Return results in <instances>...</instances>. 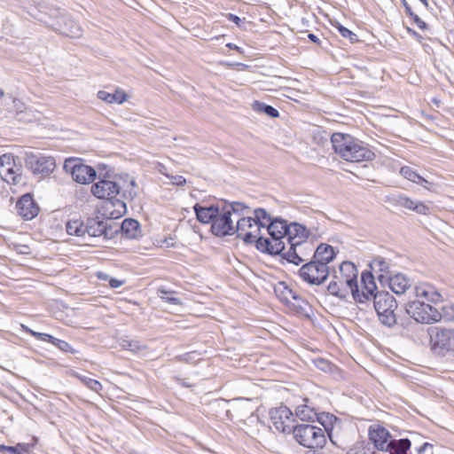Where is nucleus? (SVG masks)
<instances>
[{
    "mask_svg": "<svg viewBox=\"0 0 454 454\" xmlns=\"http://www.w3.org/2000/svg\"><path fill=\"white\" fill-rule=\"evenodd\" d=\"M308 37L313 43H319L318 37L316 35H314V34H309Z\"/></svg>",
    "mask_w": 454,
    "mask_h": 454,
    "instance_id": "58",
    "label": "nucleus"
},
{
    "mask_svg": "<svg viewBox=\"0 0 454 454\" xmlns=\"http://www.w3.org/2000/svg\"><path fill=\"white\" fill-rule=\"evenodd\" d=\"M158 296L166 301L168 303L178 305L181 304V301L178 298L174 297L172 294H175L174 291L166 290L163 287H160L157 290Z\"/></svg>",
    "mask_w": 454,
    "mask_h": 454,
    "instance_id": "38",
    "label": "nucleus"
},
{
    "mask_svg": "<svg viewBox=\"0 0 454 454\" xmlns=\"http://www.w3.org/2000/svg\"><path fill=\"white\" fill-rule=\"evenodd\" d=\"M386 281L388 282L390 289L398 295L406 294L412 285L411 279L402 273L389 276Z\"/></svg>",
    "mask_w": 454,
    "mask_h": 454,
    "instance_id": "20",
    "label": "nucleus"
},
{
    "mask_svg": "<svg viewBox=\"0 0 454 454\" xmlns=\"http://www.w3.org/2000/svg\"><path fill=\"white\" fill-rule=\"evenodd\" d=\"M60 30L63 35L72 38H79L82 35V27L72 19H65Z\"/></svg>",
    "mask_w": 454,
    "mask_h": 454,
    "instance_id": "27",
    "label": "nucleus"
},
{
    "mask_svg": "<svg viewBox=\"0 0 454 454\" xmlns=\"http://www.w3.org/2000/svg\"><path fill=\"white\" fill-rule=\"evenodd\" d=\"M292 300L297 301V306L300 308H301L302 304L304 303V301L295 291L294 292V294L291 296V301Z\"/></svg>",
    "mask_w": 454,
    "mask_h": 454,
    "instance_id": "53",
    "label": "nucleus"
},
{
    "mask_svg": "<svg viewBox=\"0 0 454 454\" xmlns=\"http://www.w3.org/2000/svg\"><path fill=\"white\" fill-rule=\"evenodd\" d=\"M331 143L335 153L347 161H370L375 157L367 145L349 134L333 133Z\"/></svg>",
    "mask_w": 454,
    "mask_h": 454,
    "instance_id": "2",
    "label": "nucleus"
},
{
    "mask_svg": "<svg viewBox=\"0 0 454 454\" xmlns=\"http://www.w3.org/2000/svg\"><path fill=\"white\" fill-rule=\"evenodd\" d=\"M287 227L286 222L276 218L270 221L266 229L273 241L279 242L280 245H286Z\"/></svg>",
    "mask_w": 454,
    "mask_h": 454,
    "instance_id": "18",
    "label": "nucleus"
},
{
    "mask_svg": "<svg viewBox=\"0 0 454 454\" xmlns=\"http://www.w3.org/2000/svg\"><path fill=\"white\" fill-rule=\"evenodd\" d=\"M416 299L406 303V313L416 322L432 324L442 318V314L428 302L438 303L442 301V294L434 286L422 284L414 288Z\"/></svg>",
    "mask_w": 454,
    "mask_h": 454,
    "instance_id": "1",
    "label": "nucleus"
},
{
    "mask_svg": "<svg viewBox=\"0 0 454 454\" xmlns=\"http://www.w3.org/2000/svg\"><path fill=\"white\" fill-rule=\"evenodd\" d=\"M218 206L219 205L203 206L196 203L193 209L197 219L202 223H211L212 225L215 215L218 214Z\"/></svg>",
    "mask_w": 454,
    "mask_h": 454,
    "instance_id": "22",
    "label": "nucleus"
},
{
    "mask_svg": "<svg viewBox=\"0 0 454 454\" xmlns=\"http://www.w3.org/2000/svg\"><path fill=\"white\" fill-rule=\"evenodd\" d=\"M226 46L230 49H233V50H236V51H239V47L237 46L236 44L232 43H229L226 44Z\"/></svg>",
    "mask_w": 454,
    "mask_h": 454,
    "instance_id": "60",
    "label": "nucleus"
},
{
    "mask_svg": "<svg viewBox=\"0 0 454 454\" xmlns=\"http://www.w3.org/2000/svg\"><path fill=\"white\" fill-rule=\"evenodd\" d=\"M85 226V233H88V235L92 238L103 237L104 239H109L118 232V225H113L110 219H104L98 216L89 218Z\"/></svg>",
    "mask_w": 454,
    "mask_h": 454,
    "instance_id": "9",
    "label": "nucleus"
},
{
    "mask_svg": "<svg viewBox=\"0 0 454 454\" xmlns=\"http://www.w3.org/2000/svg\"><path fill=\"white\" fill-rule=\"evenodd\" d=\"M173 184L177 185H183L184 184H185V179L181 176H175Z\"/></svg>",
    "mask_w": 454,
    "mask_h": 454,
    "instance_id": "55",
    "label": "nucleus"
},
{
    "mask_svg": "<svg viewBox=\"0 0 454 454\" xmlns=\"http://www.w3.org/2000/svg\"><path fill=\"white\" fill-rule=\"evenodd\" d=\"M253 109L255 112L263 113L271 118H277L279 115V113L276 108L260 101H254L253 103Z\"/></svg>",
    "mask_w": 454,
    "mask_h": 454,
    "instance_id": "34",
    "label": "nucleus"
},
{
    "mask_svg": "<svg viewBox=\"0 0 454 454\" xmlns=\"http://www.w3.org/2000/svg\"><path fill=\"white\" fill-rule=\"evenodd\" d=\"M245 209H248V207L238 201L224 202L222 207L218 206V214L211 225L212 233L218 237L234 235V220L237 221Z\"/></svg>",
    "mask_w": 454,
    "mask_h": 454,
    "instance_id": "4",
    "label": "nucleus"
},
{
    "mask_svg": "<svg viewBox=\"0 0 454 454\" xmlns=\"http://www.w3.org/2000/svg\"><path fill=\"white\" fill-rule=\"evenodd\" d=\"M390 263L385 258L378 256L370 262L371 272L375 274L380 282H384L390 276Z\"/></svg>",
    "mask_w": 454,
    "mask_h": 454,
    "instance_id": "24",
    "label": "nucleus"
},
{
    "mask_svg": "<svg viewBox=\"0 0 454 454\" xmlns=\"http://www.w3.org/2000/svg\"><path fill=\"white\" fill-rule=\"evenodd\" d=\"M370 449L364 442H356L346 454H369Z\"/></svg>",
    "mask_w": 454,
    "mask_h": 454,
    "instance_id": "41",
    "label": "nucleus"
},
{
    "mask_svg": "<svg viewBox=\"0 0 454 454\" xmlns=\"http://www.w3.org/2000/svg\"><path fill=\"white\" fill-rule=\"evenodd\" d=\"M23 159L26 167L36 176H49L56 167L55 159L51 156H40L32 152H26Z\"/></svg>",
    "mask_w": 454,
    "mask_h": 454,
    "instance_id": "8",
    "label": "nucleus"
},
{
    "mask_svg": "<svg viewBox=\"0 0 454 454\" xmlns=\"http://www.w3.org/2000/svg\"><path fill=\"white\" fill-rule=\"evenodd\" d=\"M271 419L273 420V424H274L276 429H278L283 433H286V432L289 433L292 431L293 427H291L289 426H286L285 420L278 419V418L276 415L271 414Z\"/></svg>",
    "mask_w": 454,
    "mask_h": 454,
    "instance_id": "44",
    "label": "nucleus"
},
{
    "mask_svg": "<svg viewBox=\"0 0 454 454\" xmlns=\"http://www.w3.org/2000/svg\"><path fill=\"white\" fill-rule=\"evenodd\" d=\"M197 356L196 352H192V353H187L185 355H184L180 360L182 361H184V362H191L192 360H193L194 356Z\"/></svg>",
    "mask_w": 454,
    "mask_h": 454,
    "instance_id": "54",
    "label": "nucleus"
},
{
    "mask_svg": "<svg viewBox=\"0 0 454 454\" xmlns=\"http://www.w3.org/2000/svg\"><path fill=\"white\" fill-rule=\"evenodd\" d=\"M430 338L434 352L454 356V329L434 328L430 333Z\"/></svg>",
    "mask_w": 454,
    "mask_h": 454,
    "instance_id": "6",
    "label": "nucleus"
},
{
    "mask_svg": "<svg viewBox=\"0 0 454 454\" xmlns=\"http://www.w3.org/2000/svg\"><path fill=\"white\" fill-rule=\"evenodd\" d=\"M328 266L324 263L312 260L300 269L301 278L312 285H320L325 282L328 277Z\"/></svg>",
    "mask_w": 454,
    "mask_h": 454,
    "instance_id": "10",
    "label": "nucleus"
},
{
    "mask_svg": "<svg viewBox=\"0 0 454 454\" xmlns=\"http://www.w3.org/2000/svg\"><path fill=\"white\" fill-rule=\"evenodd\" d=\"M335 257V252L332 246L328 244H320L313 254V260L318 262L319 263H324L325 266H327L329 262H331Z\"/></svg>",
    "mask_w": 454,
    "mask_h": 454,
    "instance_id": "25",
    "label": "nucleus"
},
{
    "mask_svg": "<svg viewBox=\"0 0 454 454\" xmlns=\"http://www.w3.org/2000/svg\"><path fill=\"white\" fill-rule=\"evenodd\" d=\"M446 320L454 321V307L445 306L442 308V316Z\"/></svg>",
    "mask_w": 454,
    "mask_h": 454,
    "instance_id": "49",
    "label": "nucleus"
},
{
    "mask_svg": "<svg viewBox=\"0 0 454 454\" xmlns=\"http://www.w3.org/2000/svg\"><path fill=\"white\" fill-rule=\"evenodd\" d=\"M51 344L54 345L55 347H57L61 351L71 352V353L74 352V350H73L72 347L69 345V343L63 340H59V339H57L54 337Z\"/></svg>",
    "mask_w": 454,
    "mask_h": 454,
    "instance_id": "45",
    "label": "nucleus"
},
{
    "mask_svg": "<svg viewBox=\"0 0 454 454\" xmlns=\"http://www.w3.org/2000/svg\"><path fill=\"white\" fill-rule=\"evenodd\" d=\"M66 229L69 235L83 236L86 226L79 220H72L67 223Z\"/></svg>",
    "mask_w": 454,
    "mask_h": 454,
    "instance_id": "33",
    "label": "nucleus"
},
{
    "mask_svg": "<svg viewBox=\"0 0 454 454\" xmlns=\"http://www.w3.org/2000/svg\"><path fill=\"white\" fill-rule=\"evenodd\" d=\"M427 448H432V445L427 443V442H426V443H424V445L419 450V452L426 451Z\"/></svg>",
    "mask_w": 454,
    "mask_h": 454,
    "instance_id": "61",
    "label": "nucleus"
},
{
    "mask_svg": "<svg viewBox=\"0 0 454 454\" xmlns=\"http://www.w3.org/2000/svg\"><path fill=\"white\" fill-rule=\"evenodd\" d=\"M348 287L345 286V284L340 281L338 283L337 281H331L327 286L328 292L340 298H344L348 294Z\"/></svg>",
    "mask_w": 454,
    "mask_h": 454,
    "instance_id": "35",
    "label": "nucleus"
},
{
    "mask_svg": "<svg viewBox=\"0 0 454 454\" xmlns=\"http://www.w3.org/2000/svg\"><path fill=\"white\" fill-rule=\"evenodd\" d=\"M120 228L121 233L128 239H136L138 237L139 223L135 219H124Z\"/></svg>",
    "mask_w": 454,
    "mask_h": 454,
    "instance_id": "29",
    "label": "nucleus"
},
{
    "mask_svg": "<svg viewBox=\"0 0 454 454\" xmlns=\"http://www.w3.org/2000/svg\"><path fill=\"white\" fill-rule=\"evenodd\" d=\"M98 278L100 279H104V280H106L108 276L106 274H104L102 272H99L98 275Z\"/></svg>",
    "mask_w": 454,
    "mask_h": 454,
    "instance_id": "62",
    "label": "nucleus"
},
{
    "mask_svg": "<svg viewBox=\"0 0 454 454\" xmlns=\"http://www.w3.org/2000/svg\"><path fill=\"white\" fill-rule=\"evenodd\" d=\"M306 454H325L323 451L318 450V449H310L306 451Z\"/></svg>",
    "mask_w": 454,
    "mask_h": 454,
    "instance_id": "59",
    "label": "nucleus"
},
{
    "mask_svg": "<svg viewBox=\"0 0 454 454\" xmlns=\"http://www.w3.org/2000/svg\"><path fill=\"white\" fill-rule=\"evenodd\" d=\"M411 445V441L407 438L392 439L389 442V447L385 451H387L389 454H407Z\"/></svg>",
    "mask_w": 454,
    "mask_h": 454,
    "instance_id": "30",
    "label": "nucleus"
},
{
    "mask_svg": "<svg viewBox=\"0 0 454 454\" xmlns=\"http://www.w3.org/2000/svg\"><path fill=\"white\" fill-rule=\"evenodd\" d=\"M227 19L228 20L235 23L239 27H242V25L245 24L244 20H241L239 16L232 13H228Z\"/></svg>",
    "mask_w": 454,
    "mask_h": 454,
    "instance_id": "51",
    "label": "nucleus"
},
{
    "mask_svg": "<svg viewBox=\"0 0 454 454\" xmlns=\"http://www.w3.org/2000/svg\"><path fill=\"white\" fill-rule=\"evenodd\" d=\"M4 96V91L0 89V99Z\"/></svg>",
    "mask_w": 454,
    "mask_h": 454,
    "instance_id": "64",
    "label": "nucleus"
},
{
    "mask_svg": "<svg viewBox=\"0 0 454 454\" xmlns=\"http://www.w3.org/2000/svg\"><path fill=\"white\" fill-rule=\"evenodd\" d=\"M175 379H176V381H177L181 386H183V387H192V385H191V384H189L188 382H186L184 380H182V379H180V378H175Z\"/></svg>",
    "mask_w": 454,
    "mask_h": 454,
    "instance_id": "57",
    "label": "nucleus"
},
{
    "mask_svg": "<svg viewBox=\"0 0 454 454\" xmlns=\"http://www.w3.org/2000/svg\"><path fill=\"white\" fill-rule=\"evenodd\" d=\"M18 214L25 220H31L39 213V207L31 194H24L16 203Z\"/></svg>",
    "mask_w": 454,
    "mask_h": 454,
    "instance_id": "17",
    "label": "nucleus"
},
{
    "mask_svg": "<svg viewBox=\"0 0 454 454\" xmlns=\"http://www.w3.org/2000/svg\"><path fill=\"white\" fill-rule=\"evenodd\" d=\"M91 192L98 199L108 200L114 205H121L122 207H126L125 203L117 198L121 194V186L115 180L100 179L91 186Z\"/></svg>",
    "mask_w": 454,
    "mask_h": 454,
    "instance_id": "7",
    "label": "nucleus"
},
{
    "mask_svg": "<svg viewBox=\"0 0 454 454\" xmlns=\"http://www.w3.org/2000/svg\"><path fill=\"white\" fill-rule=\"evenodd\" d=\"M28 446L25 443H18L15 446L0 445V452H9L11 454H21L27 451Z\"/></svg>",
    "mask_w": 454,
    "mask_h": 454,
    "instance_id": "40",
    "label": "nucleus"
},
{
    "mask_svg": "<svg viewBox=\"0 0 454 454\" xmlns=\"http://www.w3.org/2000/svg\"><path fill=\"white\" fill-rule=\"evenodd\" d=\"M0 176L7 183H20V176L14 170V159L12 154L5 153L0 156Z\"/></svg>",
    "mask_w": 454,
    "mask_h": 454,
    "instance_id": "16",
    "label": "nucleus"
},
{
    "mask_svg": "<svg viewBox=\"0 0 454 454\" xmlns=\"http://www.w3.org/2000/svg\"><path fill=\"white\" fill-rule=\"evenodd\" d=\"M74 377L79 379L87 387H89L90 390L99 393L103 387L99 381L94 379H90L87 376L81 375L77 372L74 374Z\"/></svg>",
    "mask_w": 454,
    "mask_h": 454,
    "instance_id": "36",
    "label": "nucleus"
},
{
    "mask_svg": "<svg viewBox=\"0 0 454 454\" xmlns=\"http://www.w3.org/2000/svg\"><path fill=\"white\" fill-rule=\"evenodd\" d=\"M373 303L380 322L387 327L394 326L396 324L395 311L397 309L395 297L388 292H377L374 295Z\"/></svg>",
    "mask_w": 454,
    "mask_h": 454,
    "instance_id": "5",
    "label": "nucleus"
},
{
    "mask_svg": "<svg viewBox=\"0 0 454 454\" xmlns=\"http://www.w3.org/2000/svg\"><path fill=\"white\" fill-rule=\"evenodd\" d=\"M369 439L374 447L380 451H385L389 447L392 436L388 430L380 425H372L369 427Z\"/></svg>",
    "mask_w": 454,
    "mask_h": 454,
    "instance_id": "15",
    "label": "nucleus"
},
{
    "mask_svg": "<svg viewBox=\"0 0 454 454\" xmlns=\"http://www.w3.org/2000/svg\"><path fill=\"white\" fill-rule=\"evenodd\" d=\"M254 223H255L257 225H260V229L266 228L270 221H273L268 212L263 208L254 209Z\"/></svg>",
    "mask_w": 454,
    "mask_h": 454,
    "instance_id": "32",
    "label": "nucleus"
},
{
    "mask_svg": "<svg viewBox=\"0 0 454 454\" xmlns=\"http://www.w3.org/2000/svg\"><path fill=\"white\" fill-rule=\"evenodd\" d=\"M98 98L108 104L116 103L120 105L126 101L128 97L122 90L117 89L114 93L99 90L98 92Z\"/></svg>",
    "mask_w": 454,
    "mask_h": 454,
    "instance_id": "26",
    "label": "nucleus"
},
{
    "mask_svg": "<svg viewBox=\"0 0 454 454\" xmlns=\"http://www.w3.org/2000/svg\"><path fill=\"white\" fill-rule=\"evenodd\" d=\"M340 278H342L341 281L345 284V286L350 290L354 299L359 302H364V301L360 299L359 295L357 283L358 270L355 264L350 262H342L340 266Z\"/></svg>",
    "mask_w": 454,
    "mask_h": 454,
    "instance_id": "13",
    "label": "nucleus"
},
{
    "mask_svg": "<svg viewBox=\"0 0 454 454\" xmlns=\"http://www.w3.org/2000/svg\"><path fill=\"white\" fill-rule=\"evenodd\" d=\"M23 329L27 333H29L30 331H32L30 328L25 326V325H22Z\"/></svg>",
    "mask_w": 454,
    "mask_h": 454,
    "instance_id": "63",
    "label": "nucleus"
},
{
    "mask_svg": "<svg viewBox=\"0 0 454 454\" xmlns=\"http://www.w3.org/2000/svg\"><path fill=\"white\" fill-rule=\"evenodd\" d=\"M295 413L296 416L303 421H313L317 417V412L314 409L305 404L297 406Z\"/></svg>",
    "mask_w": 454,
    "mask_h": 454,
    "instance_id": "31",
    "label": "nucleus"
},
{
    "mask_svg": "<svg viewBox=\"0 0 454 454\" xmlns=\"http://www.w3.org/2000/svg\"><path fill=\"white\" fill-rule=\"evenodd\" d=\"M315 364L318 369H320L324 372L330 371L331 367H332V364L328 361H326L323 358L316 360Z\"/></svg>",
    "mask_w": 454,
    "mask_h": 454,
    "instance_id": "50",
    "label": "nucleus"
},
{
    "mask_svg": "<svg viewBox=\"0 0 454 454\" xmlns=\"http://www.w3.org/2000/svg\"><path fill=\"white\" fill-rule=\"evenodd\" d=\"M398 205L401 207H403L408 209H412L416 211L419 214H427L429 210L428 207L423 204L419 201H414L413 200L405 197V196H399L397 200Z\"/></svg>",
    "mask_w": 454,
    "mask_h": 454,
    "instance_id": "28",
    "label": "nucleus"
},
{
    "mask_svg": "<svg viewBox=\"0 0 454 454\" xmlns=\"http://www.w3.org/2000/svg\"><path fill=\"white\" fill-rule=\"evenodd\" d=\"M123 284H124L123 280H119L117 278H110L109 279V286L112 288H118V287L121 286Z\"/></svg>",
    "mask_w": 454,
    "mask_h": 454,
    "instance_id": "52",
    "label": "nucleus"
},
{
    "mask_svg": "<svg viewBox=\"0 0 454 454\" xmlns=\"http://www.w3.org/2000/svg\"><path fill=\"white\" fill-rule=\"evenodd\" d=\"M273 415H276L278 419L284 420V419H289L292 416V411L286 408V407H280L279 409L276 410L274 412H272Z\"/></svg>",
    "mask_w": 454,
    "mask_h": 454,
    "instance_id": "46",
    "label": "nucleus"
},
{
    "mask_svg": "<svg viewBox=\"0 0 454 454\" xmlns=\"http://www.w3.org/2000/svg\"><path fill=\"white\" fill-rule=\"evenodd\" d=\"M310 253V244L307 239L299 244L285 245V250L282 251L281 256L288 262L295 265L307 261Z\"/></svg>",
    "mask_w": 454,
    "mask_h": 454,
    "instance_id": "14",
    "label": "nucleus"
},
{
    "mask_svg": "<svg viewBox=\"0 0 454 454\" xmlns=\"http://www.w3.org/2000/svg\"><path fill=\"white\" fill-rule=\"evenodd\" d=\"M121 347L124 349L130 350L133 352H137L145 348V347L141 345L139 341L133 340H123L121 342Z\"/></svg>",
    "mask_w": 454,
    "mask_h": 454,
    "instance_id": "42",
    "label": "nucleus"
},
{
    "mask_svg": "<svg viewBox=\"0 0 454 454\" xmlns=\"http://www.w3.org/2000/svg\"><path fill=\"white\" fill-rule=\"evenodd\" d=\"M256 248L263 253L270 254H280L285 250V245H280L279 242L273 241L270 238H263L261 233L258 238L254 239Z\"/></svg>",
    "mask_w": 454,
    "mask_h": 454,
    "instance_id": "21",
    "label": "nucleus"
},
{
    "mask_svg": "<svg viewBox=\"0 0 454 454\" xmlns=\"http://www.w3.org/2000/svg\"><path fill=\"white\" fill-rule=\"evenodd\" d=\"M402 3L403 5L404 6L405 12L413 20L414 23L418 26V27L420 29H426L427 27V23L412 12L411 7L409 5L407 1L402 0Z\"/></svg>",
    "mask_w": 454,
    "mask_h": 454,
    "instance_id": "39",
    "label": "nucleus"
},
{
    "mask_svg": "<svg viewBox=\"0 0 454 454\" xmlns=\"http://www.w3.org/2000/svg\"><path fill=\"white\" fill-rule=\"evenodd\" d=\"M337 28L341 36H343L344 38H348L350 41V43H355L357 41V35L348 28L343 27L340 24H339Z\"/></svg>",
    "mask_w": 454,
    "mask_h": 454,
    "instance_id": "43",
    "label": "nucleus"
},
{
    "mask_svg": "<svg viewBox=\"0 0 454 454\" xmlns=\"http://www.w3.org/2000/svg\"><path fill=\"white\" fill-rule=\"evenodd\" d=\"M375 276L372 272H363L361 276V282L363 285V291L360 295V299L364 301L370 300L372 298L374 300V295L376 294L375 291L377 290V286L375 283Z\"/></svg>",
    "mask_w": 454,
    "mask_h": 454,
    "instance_id": "23",
    "label": "nucleus"
},
{
    "mask_svg": "<svg viewBox=\"0 0 454 454\" xmlns=\"http://www.w3.org/2000/svg\"><path fill=\"white\" fill-rule=\"evenodd\" d=\"M417 184H419L427 189H430L429 188V185L431 184V183L429 181H427V179H425L424 177L421 176V182H417Z\"/></svg>",
    "mask_w": 454,
    "mask_h": 454,
    "instance_id": "56",
    "label": "nucleus"
},
{
    "mask_svg": "<svg viewBox=\"0 0 454 454\" xmlns=\"http://www.w3.org/2000/svg\"><path fill=\"white\" fill-rule=\"evenodd\" d=\"M292 433L296 442L308 449H323L326 443V434L331 442L338 447V439L334 436L333 430L321 428L312 424H300L293 427Z\"/></svg>",
    "mask_w": 454,
    "mask_h": 454,
    "instance_id": "3",
    "label": "nucleus"
},
{
    "mask_svg": "<svg viewBox=\"0 0 454 454\" xmlns=\"http://www.w3.org/2000/svg\"><path fill=\"white\" fill-rule=\"evenodd\" d=\"M287 235H286V246L291 244H299L307 239L309 236V231L305 226L294 223L288 225L286 228Z\"/></svg>",
    "mask_w": 454,
    "mask_h": 454,
    "instance_id": "19",
    "label": "nucleus"
},
{
    "mask_svg": "<svg viewBox=\"0 0 454 454\" xmlns=\"http://www.w3.org/2000/svg\"><path fill=\"white\" fill-rule=\"evenodd\" d=\"M400 175L405 179L411 181L415 184L421 182V176L418 174L412 168L404 166L400 168Z\"/></svg>",
    "mask_w": 454,
    "mask_h": 454,
    "instance_id": "37",
    "label": "nucleus"
},
{
    "mask_svg": "<svg viewBox=\"0 0 454 454\" xmlns=\"http://www.w3.org/2000/svg\"><path fill=\"white\" fill-rule=\"evenodd\" d=\"M64 169L67 172H70L73 179L79 184H89L96 177V171L93 168L82 164L74 159L66 160Z\"/></svg>",
    "mask_w": 454,
    "mask_h": 454,
    "instance_id": "11",
    "label": "nucleus"
},
{
    "mask_svg": "<svg viewBox=\"0 0 454 454\" xmlns=\"http://www.w3.org/2000/svg\"><path fill=\"white\" fill-rule=\"evenodd\" d=\"M29 334L31 336H34L37 340L47 341V342H51V343L52 342V340L54 339L53 336H51V335H50L48 333H38V332H35V331H30Z\"/></svg>",
    "mask_w": 454,
    "mask_h": 454,
    "instance_id": "47",
    "label": "nucleus"
},
{
    "mask_svg": "<svg viewBox=\"0 0 454 454\" xmlns=\"http://www.w3.org/2000/svg\"><path fill=\"white\" fill-rule=\"evenodd\" d=\"M279 285L283 286L281 299L286 302H291V296L294 294V291L286 286L284 283H279Z\"/></svg>",
    "mask_w": 454,
    "mask_h": 454,
    "instance_id": "48",
    "label": "nucleus"
},
{
    "mask_svg": "<svg viewBox=\"0 0 454 454\" xmlns=\"http://www.w3.org/2000/svg\"><path fill=\"white\" fill-rule=\"evenodd\" d=\"M241 215L242 213H240L235 225V234L238 238L242 239L246 244H253L254 239L258 238L261 232L260 225L254 223L253 217H242Z\"/></svg>",
    "mask_w": 454,
    "mask_h": 454,
    "instance_id": "12",
    "label": "nucleus"
}]
</instances>
